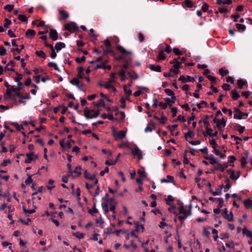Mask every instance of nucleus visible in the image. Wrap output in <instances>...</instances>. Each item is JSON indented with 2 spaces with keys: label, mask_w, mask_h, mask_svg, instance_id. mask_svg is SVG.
<instances>
[{
  "label": "nucleus",
  "mask_w": 252,
  "mask_h": 252,
  "mask_svg": "<svg viewBox=\"0 0 252 252\" xmlns=\"http://www.w3.org/2000/svg\"><path fill=\"white\" fill-rule=\"evenodd\" d=\"M117 203L113 198L106 199L104 197L102 199L101 207L105 214H107L109 211L115 213V208Z\"/></svg>",
  "instance_id": "1"
},
{
  "label": "nucleus",
  "mask_w": 252,
  "mask_h": 252,
  "mask_svg": "<svg viewBox=\"0 0 252 252\" xmlns=\"http://www.w3.org/2000/svg\"><path fill=\"white\" fill-rule=\"evenodd\" d=\"M21 89H19L18 87H11L12 91L14 92L16 96L20 98L19 101V103H23L25 105L26 101H23V99H29L30 98V94L27 93L25 96H23L20 92Z\"/></svg>",
  "instance_id": "2"
},
{
  "label": "nucleus",
  "mask_w": 252,
  "mask_h": 252,
  "mask_svg": "<svg viewBox=\"0 0 252 252\" xmlns=\"http://www.w3.org/2000/svg\"><path fill=\"white\" fill-rule=\"evenodd\" d=\"M113 136L115 140L118 141L126 137V130L117 131L115 127L111 128Z\"/></svg>",
  "instance_id": "3"
},
{
  "label": "nucleus",
  "mask_w": 252,
  "mask_h": 252,
  "mask_svg": "<svg viewBox=\"0 0 252 252\" xmlns=\"http://www.w3.org/2000/svg\"><path fill=\"white\" fill-rule=\"evenodd\" d=\"M100 111L90 110L88 108L86 107L84 109V115L87 119H93L98 117Z\"/></svg>",
  "instance_id": "4"
},
{
  "label": "nucleus",
  "mask_w": 252,
  "mask_h": 252,
  "mask_svg": "<svg viewBox=\"0 0 252 252\" xmlns=\"http://www.w3.org/2000/svg\"><path fill=\"white\" fill-rule=\"evenodd\" d=\"M179 216V219L181 221H184L189 216L191 215V210H186L184 206H181L178 208Z\"/></svg>",
  "instance_id": "5"
},
{
  "label": "nucleus",
  "mask_w": 252,
  "mask_h": 252,
  "mask_svg": "<svg viewBox=\"0 0 252 252\" xmlns=\"http://www.w3.org/2000/svg\"><path fill=\"white\" fill-rule=\"evenodd\" d=\"M27 158L25 160L26 163H30L32 161H35L38 158V155L33 152H30L26 154Z\"/></svg>",
  "instance_id": "6"
},
{
  "label": "nucleus",
  "mask_w": 252,
  "mask_h": 252,
  "mask_svg": "<svg viewBox=\"0 0 252 252\" xmlns=\"http://www.w3.org/2000/svg\"><path fill=\"white\" fill-rule=\"evenodd\" d=\"M171 64H174L173 68H171V70L175 73V74H177L179 73V68L181 63L179 62L177 59H174L173 61L170 62Z\"/></svg>",
  "instance_id": "7"
},
{
  "label": "nucleus",
  "mask_w": 252,
  "mask_h": 252,
  "mask_svg": "<svg viewBox=\"0 0 252 252\" xmlns=\"http://www.w3.org/2000/svg\"><path fill=\"white\" fill-rule=\"evenodd\" d=\"M64 28L66 30L71 32H73L77 30V26L75 23L70 22L69 23L65 24L64 25Z\"/></svg>",
  "instance_id": "8"
},
{
  "label": "nucleus",
  "mask_w": 252,
  "mask_h": 252,
  "mask_svg": "<svg viewBox=\"0 0 252 252\" xmlns=\"http://www.w3.org/2000/svg\"><path fill=\"white\" fill-rule=\"evenodd\" d=\"M213 122L216 124V126H214V128H217L218 130L222 131L223 130L224 127L226 125L223 126V123L219 119L217 118V117H215Z\"/></svg>",
  "instance_id": "9"
},
{
  "label": "nucleus",
  "mask_w": 252,
  "mask_h": 252,
  "mask_svg": "<svg viewBox=\"0 0 252 252\" xmlns=\"http://www.w3.org/2000/svg\"><path fill=\"white\" fill-rule=\"evenodd\" d=\"M223 218L226 219L229 221H232L233 220V215L231 212H229L226 208H225L222 213Z\"/></svg>",
  "instance_id": "10"
},
{
  "label": "nucleus",
  "mask_w": 252,
  "mask_h": 252,
  "mask_svg": "<svg viewBox=\"0 0 252 252\" xmlns=\"http://www.w3.org/2000/svg\"><path fill=\"white\" fill-rule=\"evenodd\" d=\"M70 83L72 85L76 86L79 90L84 91L83 85L82 83L80 82L78 78H73L70 81Z\"/></svg>",
  "instance_id": "11"
},
{
  "label": "nucleus",
  "mask_w": 252,
  "mask_h": 252,
  "mask_svg": "<svg viewBox=\"0 0 252 252\" xmlns=\"http://www.w3.org/2000/svg\"><path fill=\"white\" fill-rule=\"evenodd\" d=\"M131 151L132 154L137 157L138 159H141L143 158L142 154L141 151L137 147V146H135V147L132 149L130 148V149Z\"/></svg>",
  "instance_id": "12"
},
{
  "label": "nucleus",
  "mask_w": 252,
  "mask_h": 252,
  "mask_svg": "<svg viewBox=\"0 0 252 252\" xmlns=\"http://www.w3.org/2000/svg\"><path fill=\"white\" fill-rule=\"evenodd\" d=\"M227 172H228L230 174V178L233 180H237L241 174V173L240 171H237V172H235L233 170H227Z\"/></svg>",
  "instance_id": "13"
},
{
  "label": "nucleus",
  "mask_w": 252,
  "mask_h": 252,
  "mask_svg": "<svg viewBox=\"0 0 252 252\" xmlns=\"http://www.w3.org/2000/svg\"><path fill=\"white\" fill-rule=\"evenodd\" d=\"M179 80L181 81L182 83H185L187 82H193L195 80V79L194 77L189 75L187 76L181 75L180 76Z\"/></svg>",
  "instance_id": "14"
},
{
  "label": "nucleus",
  "mask_w": 252,
  "mask_h": 252,
  "mask_svg": "<svg viewBox=\"0 0 252 252\" xmlns=\"http://www.w3.org/2000/svg\"><path fill=\"white\" fill-rule=\"evenodd\" d=\"M70 174L73 178H77L81 174V167L77 166L75 169L70 172Z\"/></svg>",
  "instance_id": "15"
},
{
  "label": "nucleus",
  "mask_w": 252,
  "mask_h": 252,
  "mask_svg": "<svg viewBox=\"0 0 252 252\" xmlns=\"http://www.w3.org/2000/svg\"><path fill=\"white\" fill-rule=\"evenodd\" d=\"M84 176L86 179L94 181V184H96L98 182V180L95 178V175L88 173L86 170L84 172Z\"/></svg>",
  "instance_id": "16"
},
{
  "label": "nucleus",
  "mask_w": 252,
  "mask_h": 252,
  "mask_svg": "<svg viewBox=\"0 0 252 252\" xmlns=\"http://www.w3.org/2000/svg\"><path fill=\"white\" fill-rule=\"evenodd\" d=\"M23 78V76L21 74H18V76L14 78V81L17 83V87L19 89H22L24 86V83L20 82L21 80Z\"/></svg>",
  "instance_id": "17"
},
{
  "label": "nucleus",
  "mask_w": 252,
  "mask_h": 252,
  "mask_svg": "<svg viewBox=\"0 0 252 252\" xmlns=\"http://www.w3.org/2000/svg\"><path fill=\"white\" fill-rule=\"evenodd\" d=\"M234 112H235L234 116V119L240 120L244 116V113L241 112L238 108H235Z\"/></svg>",
  "instance_id": "18"
},
{
  "label": "nucleus",
  "mask_w": 252,
  "mask_h": 252,
  "mask_svg": "<svg viewBox=\"0 0 252 252\" xmlns=\"http://www.w3.org/2000/svg\"><path fill=\"white\" fill-rule=\"evenodd\" d=\"M227 167V163H224L222 164L220 163H217L216 166H215V168L216 169L218 170L221 172H223Z\"/></svg>",
  "instance_id": "19"
},
{
  "label": "nucleus",
  "mask_w": 252,
  "mask_h": 252,
  "mask_svg": "<svg viewBox=\"0 0 252 252\" xmlns=\"http://www.w3.org/2000/svg\"><path fill=\"white\" fill-rule=\"evenodd\" d=\"M49 37L53 40H57L58 39V33L54 29H51L49 32Z\"/></svg>",
  "instance_id": "20"
},
{
  "label": "nucleus",
  "mask_w": 252,
  "mask_h": 252,
  "mask_svg": "<svg viewBox=\"0 0 252 252\" xmlns=\"http://www.w3.org/2000/svg\"><path fill=\"white\" fill-rule=\"evenodd\" d=\"M137 90L133 94L135 96H139L145 90H147L145 87H137Z\"/></svg>",
  "instance_id": "21"
},
{
  "label": "nucleus",
  "mask_w": 252,
  "mask_h": 252,
  "mask_svg": "<svg viewBox=\"0 0 252 252\" xmlns=\"http://www.w3.org/2000/svg\"><path fill=\"white\" fill-rule=\"evenodd\" d=\"M150 68L151 70L160 72H161V67L159 65H156L154 64H151L150 65Z\"/></svg>",
  "instance_id": "22"
},
{
  "label": "nucleus",
  "mask_w": 252,
  "mask_h": 252,
  "mask_svg": "<svg viewBox=\"0 0 252 252\" xmlns=\"http://www.w3.org/2000/svg\"><path fill=\"white\" fill-rule=\"evenodd\" d=\"M166 57V56L164 54V52L163 51H161L159 52V53L158 54L156 61L160 62L162 60H164V59H165Z\"/></svg>",
  "instance_id": "23"
},
{
  "label": "nucleus",
  "mask_w": 252,
  "mask_h": 252,
  "mask_svg": "<svg viewBox=\"0 0 252 252\" xmlns=\"http://www.w3.org/2000/svg\"><path fill=\"white\" fill-rule=\"evenodd\" d=\"M242 231L243 235H246L248 238L252 237V232L248 229L246 226L243 228Z\"/></svg>",
  "instance_id": "24"
},
{
  "label": "nucleus",
  "mask_w": 252,
  "mask_h": 252,
  "mask_svg": "<svg viewBox=\"0 0 252 252\" xmlns=\"http://www.w3.org/2000/svg\"><path fill=\"white\" fill-rule=\"evenodd\" d=\"M60 144L63 149L70 148L71 145L70 143L65 142L64 140H62L60 142Z\"/></svg>",
  "instance_id": "25"
},
{
  "label": "nucleus",
  "mask_w": 252,
  "mask_h": 252,
  "mask_svg": "<svg viewBox=\"0 0 252 252\" xmlns=\"http://www.w3.org/2000/svg\"><path fill=\"white\" fill-rule=\"evenodd\" d=\"M65 47V44L63 42H59L56 44L55 48L57 51H59Z\"/></svg>",
  "instance_id": "26"
},
{
  "label": "nucleus",
  "mask_w": 252,
  "mask_h": 252,
  "mask_svg": "<svg viewBox=\"0 0 252 252\" xmlns=\"http://www.w3.org/2000/svg\"><path fill=\"white\" fill-rule=\"evenodd\" d=\"M206 159L210 160L211 164H215L217 163V160L213 155H209Z\"/></svg>",
  "instance_id": "27"
},
{
  "label": "nucleus",
  "mask_w": 252,
  "mask_h": 252,
  "mask_svg": "<svg viewBox=\"0 0 252 252\" xmlns=\"http://www.w3.org/2000/svg\"><path fill=\"white\" fill-rule=\"evenodd\" d=\"M118 74L121 77L122 81H125L126 80V74H127V72L125 71L122 69L119 71Z\"/></svg>",
  "instance_id": "28"
},
{
  "label": "nucleus",
  "mask_w": 252,
  "mask_h": 252,
  "mask_svg": "<svg viewBox=\"0 0 252 252\" xmlns=\"http://www.w3.org/2000/svg\"><path fill=\"white\" fill-rule=\"evenodd\" d=\"M248 158V155L246 154L245 156H243L240 159V161L241 163V165L243 168H244L246 165L247 162V159Z\"/></svg>",
  "instance_id": "29"
},
{
  "label": "nucleus",
  "mask_w": 252,
  "mask_h": 252,
  "mask_svg": "<svg viewBox=\"0 0 252 252\" xmlns=\"http://www.w3.org/2000/svg\"><path fill=\"white\" fill-rule=\"evenodd\" d=\"M230 93H231V95L232 99H233L234 100H237L240 97V94L235 90H232L231 91Z\"/></svg>",
  "instance_id": "30"
},
{
  "label": "nucleus",
  "mask_w": 252,
  "mask_h": 252,
  "mask_svg": "<svg viewBox=\"0 0 252 252\" xmlns=\"http://www.w3.org/2000/svg\"><path fill=\"white\" fill-rule=\"evenodd\" d=\"M101 87H104L106 89H111L113 92H115L116 89L114 88L111 84L109 82H107L106 84H104V85H101Z\"/></svg>",
  "instance_id": "31"
},
{
  "label": "nucleus",
  "mask_w": 252,
  "mask_h": 252,
  "mask_svg": "<svg viewBox=\"0 0 252 252\" xmlns=\"http://www.w3.org/2000/svg\"><path fill=\"white\" fill-rule=\"evenodd\" d=\"M135 224H136V227L135 229V231L141 232L143 231L144 229L143 224H139L137 222H135Z\"/></svg>",
  "instance_id": "32"
},
{
  "label": "nucleus",
  "mask_w": 252,
  "mask_h": 252,
  "mask_svg": "<svg viewBox=\"0 0 252 252\" xmlns=\"http://www.w3.org/2000/svg\"><path fill=\"white\" fill-rule=\"evenodd\" d=\"M246 84V81H245L243 79H240L237 81V85L238 87L241 89Z\"/></svg>",
  "instance_id": "33"
},
{
  "label": "nucleus",
  "mask_w": 252,
  "mask_h": 252,
  "mask_svg": "<svg viewBox=\"0 0 252 252\" xmlns=\"http://www.w3.org/2000/svg\"><path fill=\"white\" fill-rule=\"evenodd\" d=\"M59 12L63 19H67L69 16L68 12L64 10H59Z\"/></svg>",
  "instance_id": "34"
},
{
  "label": "nucleus",
  "mask_w": 252,
  "mask_h": 252,
  "mask_svg": "<svg viewBox=\"0 0 252 252\" xmlns=\"http://www.w3.org/2000/svg\"><path fill=\"white\" fill-rule=\"evenodd\" d=\"M127 74L129 76L130 78L131 79L136 80L138 78L139 76L138 74L135 73V72H133L131 73L130 72H127Z\"/></svg>",
  "instance_id": "35"
},
{
  "label": "nucleus",
  "mask_w": 252,
  "mask_h": 252,
  "mask_svg": "<svg viewBox=\"0 0 252 252\" xmlns=\"http://www.w3.org/2000/svg\"><path fill=\"white\" fill-rule=\"evenodd\" d=\"M232 2V0H218V4H230Z\"/></svg>",
  "instance_id": "36"
},
{
  "label": "nucleus",
  "mask_w": 252,
  "mask_h": 252,
  "mask_svg": "<svg viewBox=\"0 0 252 252\" xmlns=\"http://www.w3.org/2000/svg\"><path fill=\"white\" fill-rule=\"evenodd\" d=\"M94 105L97 107L103 106H105V102L103 99H100L97 102H95L94 103Z\"/></svg>",
  "instance_id": "37"
},
{
  "label": "nucleus",
  "mask_w": 252,
  "mask_h": 252,
  "mask_svg": "<svg viewBox=\"0 0 252 252\" xmlns=\"http://www.w3.org/2000/svg\"><path fill=\"white\" fill-rule=\"evenodd\" d=\"M111 68V66L110 65H106L104 63L98 64L96 67V68H103L104 69H110Z\"/></svg>",
  "instance_id": "38"
},
{
  "label": "nucleus",
  "mask_w": 252,
  "mask_h": 252,
  "mask_svg": "<svg viewBox=\"0 0 252 252\" xmlns=\"http://www.w3.org/2000/svg\"><path fill=\"white\" fill-rule=\"evenodd\" d=\"M117 115L118 116V117L119 118V119L121 121H124L125 117H126V115L124 112H122V111L119 112L117 113Z\"/></svg>",
  "instance_id": "39"
},
{
  "label": "nucleus",
  "mask_w": 252,
  "mask_h": 252,
  "mask_svg": "<svg viewBox=\"0 0 252 252\" xmlns=\"http://www.w3.org/2000/svg\"><path fill=\"white\" fill-rule=\"evenodd\" d=\"M117 49L120 51L121 53L125 54H130L131 52L130 51H126V49L121 46H119L117 47Z\"/></svg>",
  "instance_id": "40"
},
{
  "label": "nucleus",
  "mask_w": 252,
  "mask_h": 252,
  "mask_svg": "<svg viewBox=\"0 0 252 252\" xmlns=\"http://www.w3.org/2000/svg\"><path fill=\"white\" fill-rule=\"evenodd\" d=\"M117 162V159L115 160L108 159L105 161V164L108 165H114Z\"/></svg>",
  "instance_id": "41"
},
{
  "label": "nucleus",
  "mask_w": 252,
  "mask_h": 252,
  "mask_svg": "<svg viewBox=\"0 0 252 252\" xmlns=\"http://www.w3.org/2000/svg\"><path fill=\"white\" fill-rule=\"evenodd\" d=\"M236 26L237 29L240 31L244 32L246 30V26L243 24H236Z\"/></svg>",
  "instance_id": "42"
},
{
  "label": "nucleus",
  "mask_w": 252,
  "mask_h": 252,
  "mask_svg": "<svg viewBox=\"0 0 252 252\" xmlns=\"http://www.w3.org/2000/svg\"><path fill=\"white\" fill-rule=\"evenodd\" d=\"M244 205L246 208L249 209L252 207V200L248 199L244 202Z\"/></svg>",
  "instance_id": "43"
},
{
  "label": "nucleus",
  "mask_w": 252,
  "mask_h": 252,
  "mask_svg": "<svg viewBox=\"0 0 252 252\" xmlns=\"http://www.w3.org/2000/svg\"><path fill=\"white\" fill-rule=\"evenodd\" d=\"M194 135V133L193 131L189 130L188 132L185 134V137L187 139L189 138H192Z\"/></svg>",
  "instance_id": "44"
},
{
  "label": "nucleus",
  "mask_w": 252,
  "mask_h": 252,
  "mask_svg": "<svg viewBox=\"0 0 252 252\" xmlns=\"http://www.w3.org/2000/svg\"><path fill=\"white\" fill-rule=\"evenodd\" d=\"M175 74V73L173 72L172 70H171V69H170L168 72H164L163 73V75L165 77H171L173 76Z\"/></svg>",
  "instance_id": "45"
},
{
  "label": "nucleus",
  "mask_w": 252,
  "mask_h": 252,
  "mask_svg": "<svg viewBox=\"0 0 252 252\" xmlns=\"http://www.w3.org/2000/svg\"><path fill=\"white\" fill-rule=\"evenodd\" d=\"M219 73L222 76H224L228 74L229 71L227 69L221 68L219 70Z\"/></svg>",
  "instance_id": "46"
},
{
  "label": "nucleus",
  "mask_w": 252,
  "mask_h": 252,
  "mask_svg": "<svg viewBox=\"0 0 252 252\" xmlns=\"http://www.w3.org/2000/svg\"><path fill=\"white\" fill-rule=\"evenodd\" d=\"M35 34V32L34 30L29 29L26 32V35L27 36H32Z\"/></svg>",
  "instance_id": "47"
},
{
  "label": "nucleus",
  "mask_w": 252,
  "mask_h": 252,
  "mask_svg": "<svg viewBox=\"0 0 252 252\" xmlns=\"http://www.w3.org/2000/svg\"><path fill=\"white\" fill-rule=\"evenodd\" d=\"M54 183V181L52 179H50L49 180V181H48L49 185H48L47 186L48 189H49L50 190H52L53 189H54L55 188V186L53 185Z\"/></svg>",
  "instance_id": "48"
},
{
  "label": "nucleus",
  "mask_w": 252,
  "mask_h": 252,
  "mask_svg": "<svg viewBox=\"0 0 252 252\" xmlns=\"http://www.w3.org/2000/svg\"><path fill=\"white\" fill-rule=\"evenodd\" d=\"M12 125L16 128L17 130L20 131L23 129V126L22 125H19L17 123H12Z\"/></svg>",
  "instance_id": "49"
},
{
  "label": "nucleus",
  "mask_w": 252,
  "mask_h": 252,
  "mask_svg": "<svg viewBox=\"0 0 252 252\" xmlns=\"http://www.w3.org/2000/svg\"><path fill=\"white\" fill-rule=\"evenodd\" d=\"M115 74H116L115 72H112L111 73L110 77L109 79L108 82L111 84V83L115 82Z\"/></svg>",
  "instance_id": "50"
},
{
  "label": "nucleus",
  "mask_w": 252,
  "mask_h": 252,
  "mask_svg": "<svg viewBox=\"0 0 252 252\" xmlns=\"http://www.w3.org/2000/svg\"><path fill=\"white\" fill-rule=\"evenodd\" d=\"M174 197L172 195H169L167 196V198L165 199V202H166V204L170 205V202H173L174 201Z\"/></svg>",
  "instance_id": "51"
},
{
  "label": "nucleus",
  "mask_w": 252,
  "mask_h": 252,
  "mask_svg": "<svg viewBox=\"0 0 252 252\" xmlns=\"http://www.w3.org/2000/svg\"><path fill=\"white\" fill-rule=\"evenodd\" d=\"M48 66L50 67H53L55 70L57 71H60L58 65L55 63L49 62L48 63Z\"/></svg>",
  "instance_id": "52"
},
{
  "label": "nucleus",
  "mask_w": 252,
  "mask_h": 252,
  "mask_svg": "<svg viewBox=\"0 0 252 252\" xmlns=\"http://www.w3.org/2000/svg\"><path fill=\"white\" fill-rule=\"evenodd\" d=\"M73 235L76 237V238L79 239H82L84 237V235L83 233L80 232H76L73 233Z\"/></svg>",
  "instance_id": "53"
},
{
  "label": "nucleus",
  "mask_w": 252,
  "mask_h": 252,
  "mask_svg": "<svg viewBox=\"0 0 252 252\" xmlns=\"http://www.w3.org/2000/svg\"><path fill=\"white\" fill-rule=\"evenodd\" d=\"M155 118L158 120H159L160 121V123H161V124H164L165 122L166 117L164 115H162L160 118H159L158 117L155 116Z\"/></svg>",
  "instance_id": "54"
},
{
  "label": "nucleus",
  "mask_w": 252,
  "mask_h": 252,
  "mask_svg": "<svg viewBox=\"0 0 252 252\" xmlns=\"http://www.w3.org/2000/svg\"><path fill=\"white\" fill-rule=\"evenodd\" d=\"M124 89L125 93L127 94V95H129L131 94L132 91L131 90L128 88V87L126 85H125L124 86Z\"/></svg>",
  "instance_id": "55"
},
{
  "label": "nucleus",
  "mask_w": 252,
  "mask_h": 252,
  "mask_svg": "<svg viewBox=\"0 0 252 252\" xmlns=\"http://www.w3.org/2000/svg\"><path fill=\"white\" fill-rule=\"evenodd\" d=\"M35 54L36 55L38 56V57H42V58H45V53L43 52V51H41V50H40V51H36L35 52Z\"/></svg>",
  "instance_id": "56"
},
{
  "label": "nucleus",
  "mask_w": 252,
  "mask_h": 252,
  "mask_svg": "<svg viewBox=\"0 0 252 252\" xmlns=\"http://www.w3.org/2000/svg\"><path fill=\"white\" fill-rule=\"evenodd\" d=\"M206 133L210 136L213 137V130L212 128L207 126L206 127Z\"/></svg>",
  "instance_id": "57"
},
{
  "label": "nucleus",
  "mask_w": 252,
  "mask_h": 252,
  "mask_svg": "<svg viewBox=\"0 0 252 252\" xmlns=\"http://www.w3.org/2000/svg\"><path fill=\"white\" fill-rule=\"evenodd\" d=\"M118 147L120 148H127L129 149H130V147L128 146L126 143L124 142L118 145Z\"/></svg>",
  "instance_id": "58"
},
{
  "label": "nucleus",
  "mask_w": 252,
  "mask_h": 252,
  "mask_svg": "<svg viewBox=\"0 0 252 252\" xmlns=\"http://www.w3.org/2000/svg\"><path fill=\"white\" fill-rule=\"evenodd\" d=\"M89 213L92 214V215H94L95 214L98 213V210L95 207V205H94V207L93 208V209L92 210H89Z\"/></svg>",
  "instance_id": "59"
},
{
  "label": "nucleus",
  "mask_w": 252,
  "mask_h": 252,
  "mask_svg": "<svg viewBox=\"0 0 252 252\" xmlns=\"http://www.w3.org/2000/svg\"><path fill=\"white\" fill-rule=\"evenodd\" d=\"M165 93L169 96H174L175 94L173 91L169 89H166L165 90Z\"/></svg>",
  "instance_id": "60"
},
{
  "label": "nucleus",
  "mask_w": 252,
  "mask_h": 252,
  "mask_svg": "<svg viewBox=\"0 0 252 252\" xmlns=\"http://www.w3.org/2000/svg\"><path fill=\"white\" fill-rule=\"evenodd\" d=\"M18 19L22 22H26L27 21V18L23 14H20L18 15Z\"/></svg>",
  "instance_id": "61"
},
{
  "label": "nucleus",
  "mask_w": 252,
  "mask_h": 252,
  "mask_svg": "<svg viewBox=\"0 0 252 252\" xmlns=\"http://www.w3.org/2000/svg\"><path fill=\"white\" fill-rule=\"evenodd\" d=\"M210 144L213 149L216 148L218 145L216 141L214 139H212V140H210Z\"/></svg>",
  "instance_id": "62"
},
{
  "label": "nucleus",
  "mask_w": 252,
  "mask_h": 252,
  "mask_svg": "<svg viewBox=\"0 0 252 252\" xmlns=\"http://www.w3.org/2000/svg\"><path fill=\"white\" fill-rule=\"evenodd\" d=\"M10 51L13 53L14 55H15L16 54H19L21 52L18 47H17L15 48H12Z\"/></svg>",
  "instance_id": "63"
},
{
  "label": "nucleus",
  "mask_w": 252,
  "mask_h": 252,
  "mask_svg": "<svg viewBox=\"0 0 252 252\" xmlns=\"http://www.w3.org/2000/svg\"><path fill=\"white\" fill-rule=\"evenodd\" d=\"M11 24V21L9 20L8 19H5L4 20V27L5 28H8V26Z\"/></svg>",
  "instance_id": "64"
}]
</instances>
